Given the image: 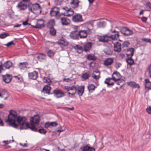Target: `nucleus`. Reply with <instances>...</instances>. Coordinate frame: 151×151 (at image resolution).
I'll list each match as a JSON object with an SVG mask.
<instances>
[{"label": "nucleus", "mask_w": 151, "mask_h": 151, "mask_svg": "<svg viewBox=\"0 0 151 151\" xmlns=\"http://www.w3.org/2000/svg\"><path fill=\"white\" fill-rule=\"evenodd\" d=\"M120 31L122 34L126 36L131 35L133 34V32L132 30L125 27H122L120 29Z\"/></svg>", "instance_id": "3"}, {"label": "nucleus", "mask_w": 151, "mask_h": 151, "mask_svg": "<svg viewBox=\"0 0 151 151\" xmlns=\"http://www.w3.org/2000/svg\"><path fill=\"white\" fill-rule=\"evenodd\" d=\"M3 142H4L7 145L9 143H11L12 142L11 140H10L9 141H3Z\"/></svg>", "instance_id": "61"}, {"label": "nucleus", "mask_w": 151, "mask_h": 151, "mask_svg": "<svg viewBox=\"0 0 151 151\" xmlns=\"http://www.w3.org/2000/svg\"><path fill=\"white\" fill-rule=\"evenodd\" d=\"M89 90H94L95 88V86L92 84H89L88 86Z\"/></svg>", "instance_id": "46"}, {"label": "nucleus", "mask_w": 151, "mask_h": 151, "mask_svg": "<svg viewBox=\"0 0 151 151\" xmlns=\"http://www.w3.org/2000/svg\"><path fill=\"white\" fill-rule=\"evenodd\" d=\"M52 93H53L57 98H61L65 96V93L62 90L59 89L54 90Z\"/></svg>", "instance_id": "5"}, {"label": "nucleus", "mask_w": 151, "mask_h": 151, "mask_svg": "<svg viewBox=\"0 0 151 151\" xmlns=\"http://www.w3.org/2000/svg\"><path fill=\"white\" fill-rule=\"evenodd\" d=\"M58 125V124L56 122H46L45 125V128H47L50 126L55 127Z\"/></svg>", "instance_id": "22"}, {"label": "nucleus", "mask_w": 151, "mask_h": 151, "mask_svg": "<svg viewBox=\"0 0 151 151\" xmlns=\"http://www.w3.org/2000/svg\"><path fill=\"white\" fill-rule=\"evenodd\" d=\"M37 151H49V150L43 148H40L38 149Z\"/></svg>", "instance_id": "60"}, {"label": "nucleus", "mask_w": 151, "mask_h": 151, "mask_svg": "<svg viewBox=\"0 0 151 151\" xmlns=\"http://www.w3.org/2000/svg\"><path fill=\"white\" fill-rule=\"evenodd\" d=\"M46 55L42 53H40L37 56V58L40 61H42L46 59Z\"/></svg>", "instance_id": "31"}, {"label": "nucleus", "mask_w": 151, "mask_h": 151, "mask_svg": "<svg viewBox=\"0 0 151 151\" xmlns=\"http://www.w3.org/2000/svg\"><path fill=\"white\" fill-rule=\"evenodd\" d=\"M60 21L63 25L67 26L70 23V20L65 17H63L60 18Z\"/></svg>", "instance_id": "10"}, {"label": "nucleus", "mask_w": 151, "mask_h": 151, "mask_svg": "<svg viewBox=\"0 0 151 151\" xmlns=\"http://www.w3.org/2000/svg\"><path fill=\"white\" fill-rule=\"evenodd\" d=\"M98 40L99 41L103 42H107L109 40L108 36L107 35L99 36Z\"/></svg>", "instance_id": "20"}, {"label": "nucleus", "mask_w": 151, "mask_h": 151, "mask_svg": "<svg viewBox=\"0 0 151 151\" xmlns=\"http://www.w3.org/2000/svg\"><path fill=\"white\" fill-rule=\"evenodd\" d=\"M15 44H14L13 43V41H11L8 43H7L6 44V45L7 47H8L11 45H14Z\"/></svg>", "instance_id": "55"}, {"label": "nucleus", "mask_w": 151, "mask_h": 151, "mask_svg": "<svg viewBox=\"0 0 151 151\" xmlns=\"http://www.w3.org/2000/svg\"><path fill=\"white\" fill-rule=\"evenodd\" d=\"M113 80L116 81L119 80L121 78V76L119 73L117 71L114 72L112 75Z\"/></svg>", "instance_id": "15"}, {"label": "nucleus", "mask_w": 151, "mask_h": 151, "mask_svg": "<svg viewBox=\"0 0 151 151\" xmlns=\"http://www.w3.org/2000/svg\"><path fill=\"white\" fill-rule=\"evenodd\" d=\"M147 112L149 114H151V107L149 106L146 109Z\"/></svg>", "instance_id": "56"}, {"label": "nucleus", "mask_w": 151, "mask_h": 151, "mask_svg": "<svg viewBox=\"0 0 151 151\" xmlns=\"http://www.w3.org/2000/svg\"><path fill=\"white\" fill-rule=\"evenodd\" d=\"M79 35L78 31L76 30L71 32L70 34V36L71 38L74 40H78Z\"/></svg>", "instance_id": "8"}, {"label": "nucleus", "mask_w": 151, "mask_h": 151, "mask_svg": "<svg viewBox=\"0 0 151 151\" xmlns=\"http://www.w3.org/2000/svg\"><path fill=\"white\" fill-rule=\"evenodd\" d=\"M58 43L61 46H66L68 45V42L64 39H60L58 41Z\"/></svg>", "instance_id": "29"}, {"label": "nucleus", "mask_w": 151, "mask_h": 151, "mask_svg": "<svg viewBox=\"0 0 151 151\" xmlns=\"http://www.w3.org/2000/svg\"><path fill=\"white\" fill-rule=\"evenodd\" d=\"M51 88L49 85H45L43 88V92L48 94H50Z\"/></svg>", "instance_id": "25"}, {"label": "nucleus", "mask_w": 151, "mask_h": 151, "mask_svg": "<svg viewBox=\"0 0 151 151\" xmlns=\"http://www.w3.org/2000/svg\"><path fill=\"white\" fill-rule=\"evenodd\" d=\"M127 63L130 65H131L133 64L134 63V61L133 60L132 58V57L128 58L127 59Z\"/></svg>", "instance_id": "43"}, {"label": "nucleus", "mask_w": 151, "mask_h": 151, "mask_svg": "<svg viewBox=\"0 0 151 151\" xmlns=\"http://www.w3.org/2000/svg\"><path fill=\"white\" fill-rule=\"evenodd\" d=\"M12 63L11 61H8L4 63L3 66L6 69H9L12 66Z\"/></svg>", "instance_id": "34"}, {"label": "nucleus", "mask_w": 151, "mask_h": 151, "mask_svg": "<svg viewBox=\"0 0 151 151\" xmlns=\"http://www.w3.org/2000/svg\"><path fill=\"white\" fill-rule=\"evenodd\" d=\"M59 8L56 7H54L50 11V14L51 16H55L57 15L59 12Z\"/></svg>", "instance_id": "16"}, {"label": "nucleus", "mask_w": 151, "mask_h": 151, "mask_svg": "<svg viewBox=\"0 0 151 151\" xmlns=\"http://www.w3.org/2000/svg\"><path fill=\"white\" fill-rule=\"evenodd\" d=\"M27 4L23 2H19L17 5V7L20 10H24L27 8Z\"/></svg>", "instance_id": "18"}, {"label": "nucleus", "mask_w": 151, "mask_h": 151, "mask_svg": "<svg viewBox=\"0 0 151 151\" xmlns=\"http://www.w3.org/2000/svg\"><path fill=\"white\" fill-rule=\"evenodd\" d=\"M92 43L88 42L84 44L83 45L84 50L85 52L89 51L91 48Z\"/></svg>", "instance_id": "19"}, {"label": "nucleus", "mask_w": 151, "mask_h": 151, "mask_svg": "<svg viewBox=\"0 0 151 151\" xmlns=\"http://www.w3.org/2000/svg\"><path fill=\"white\" fill-rule=\"evenodd\" d=\"M113 80L112 78H108L106 79L104 83L107 84L108 86H109L110 85H112L114 84V82L112 81Z\"/></svg>", "instance_id": "30"}, {"label": "nucleus", "mask_w": 151, "mask_h": 151, "mask_svg": "<svg viewBox=\"0 0 151 151\" xmlns=\"http://www.w3.org/2000/svg\"><path fill=\"white\" fill-rule=\"evenodd\" d=\"M74 109V107H72L71 108L67 107L65 108V110L67 111H69V110H73Z\"/></svg>", "instance_id": "64"}, {"label": "nucleus", "mask_w": 151, "mask_h": 151, "mask_svg": "<svg viewBox=\"0 0 151 151\" xmlns=\"http://www.w3.org/2000/svg\"><path fill=\"white\" fill-rule=\"evenodd\" d=\"M16 120L19 124L21 126L20 128V129H27L29 128L32 131L36 130V129L32 125L30 124L29 123L26 122V119L25 117L19 116Z\"/></svg>", "instance_id": "1"}, {"label": "nucleus", "mask_w": 151, "mask_h": 151, "mask_svg": "<svg viewBox=\"0 0 151 151\" xmlns=\"http://www.w3.org/2000/svg\"><path fill=\"white\" fill-rule=\"evenodd\" d=\"M146 9L147 10L150 11L151 10V3H147L145 5Z\"/></svg>", "instance_id": "47"}, {"label": "nucleus", "mask_w": 151, "mask_h": 151, "mask_svg": "<svg viewBox=\"0 0 151 151\" xmlns=\"http://www.w3.org/2000/svg\"><path fill=\"white\" fill-rule=\"evenodd\" d=\"M113 61L114 59L113 58H107L105 60L104 64L107 66L110 65L113 63Z\"/></svg>", "instance_id": "24"}, {"label": "nucleus", "mask_w": 151, "mask_h": 151, "mask_svg": "<svg viewBox=\"0 0 151 151\" xmlns=\"http://www.w3.org/2000/svg\"><path fill=\"white\" fill-rule=\"evenodd\" d=\"M77 94L79 96H81L83 95L84 91V86H77Z\"/></svg>", "instance_id": "14"}, {"label": "nucleus", "mask_w": 151, "mask_h": 151, "mask_svg": "<svg viewBox=\"0 0 151 151\" xmlns=\"http://www.w3.org/2000/svg\"><path fill=\"white\" fill-rule=\"evenodd\" d=\"M38 132L40 133L43 134H45L47 132L44 129H40L38 130Z\"/></svg>", "instance_id": "51"}, {"label": "nucleus", "mask_w": 151, "mask_h": 151, "mask_svg": "<svg viewBox=\"0 0 151 151\" xmlns=\"http://www.w3.org/2000/svg\"><path fill=\"white\" fill-rule=\"evenodd\" d=\"M114 50L115 51L119 52L121 50V45L119 42H116L114 45Z\"/></svg>", "instance_id": "17"}, {"label": "nucleus", "mask_w": 151, "mask_h": 151, "mask_svg": "<svg viewBox=\"0 0 151 151\" xmlns=\"http://www.w3.org/2000/svg\"><path fill=\"white\" fill-rule=\"evenodd\" d=\"M63 81L66 82H69L71 81V79L69 78H64L63 79Z\"/></svg>", "instance_id": "62"}, {"label": "nucleus", "mask_w": 151, "mask_h": 151, "mask_svg": "<svg viewBox=\"0 0 151 151\" xmlns=\"http://www.w3.org/2000/svg\"><path fill=\"white\" fill-rule=\"evenodd\" d=\"M82 151H95V149L92 147L88 146H84L83 148Z\"/></svg>", "instance_id": "36"}, {"label": "nucleus", "mask_w": 151, "mask_h": 151, "mask_svg": "<svg viewBox=\"0 0 151 151\" xmlns=\"http://www.w3.org/2000/svg\"><path fill=\"white\" fill-rule=\"evenodd\" d=\"M90 72L89 71L83 73L81 76V78L84 80H85L88 78L90 77Z\"/></svg>", "instance_id": "37"}, {"label": "nucleus", "mask_w": 151, "mask_h": 151, "mask_svg": "<svg viewBox=\"0 0 151 151\" xmlns=\"http://www.w3.org/2000/svg\"><path fill=\"white\" fill-rule=\"evenodd\" d=\"M79 2L78 0H71L70 4L73 8H77L79 6Z\"/></svg>", "instance_id": "23"}, {"label": "nucleus", "mask_w": 151, "mask_h": 151, "mask_svg": "<svg viewBox=\"0 0 151 151\" xmlns=\"http://www.w3.org/2000/svg\"><path fill=\"white\" fill-rule=\"evenodd\" d=\"M17 112L11 110L8 115V119L6 120V122L9 126L17 128L18 125L15 123V120L17 119Z\"/></svg>", "instance_id": "2"}, {"label": "nucleus", "mask_w": 151, "mask_h": 151, "mask_svg": "<svg viewBox=\"0 0 151 151\" xmlns=\"http://www.w3.org/2000/svg\"><path fill=\"white\" fill-rule=\"evenodd\" d=\"M130 43L129 42L125 41L122 44V49L124 51L127 50L129 49H128V47Z\"/></svg>", "instance_id": "35"}, {"label": "nucleus", "mask_w": 151, "mask_h": 151, "mask_svg": "<svg viewBox=\"0 0 151 151\" xmlns=\"http://www.w3.org/2000/svg\"><path fill=\"white\" fill-rule=\"evenodd\" d=\"M91 30L89 28H87L86 30H81L78 31L79 35V37L81 38L84 39L86 38L87 36V33L91 32Z\"/></svg>", "instance_id": "6"}, {"label": "nucleus", "mask_w": 151, "mask_h": 151, "mask_svg": "<svg viewBox=\"0 0 151 151\" xmlns=\"http://www.w3.org/2000/svg\"><path fill=\"white\" fill-rule=\"evenodd\" d=\"M8 36H9V35L8 34L3 33L0 35V38H4Z\"/></svg>", "instance_id": "50"}, {"label": "nucleus", "mask_w": 151, "mask_h": 151, "mask_svg": "<svg viewBox=\"0 0 151 151\" xmlns=\"http://www.w3.org/2000/svg\"><path fill=\"white\" fill-rule=\"evenodd\" d=\"M71 88V87L68 86H65V89H66L67 91H70V89Z\"/></svg>", "instance_id": "63"}, {"label": "nucleus", "mask_w": 151, "mask_h": 151, "mask_svg": "<svg viewBox=\"0 0 151 151\" xmlns=\"http://www.w3.org/2000/svg\"><path fill=\"white\" fill-rule=\"evenodd\" d=\"M38 76V73L36 71H34L32 72L29 73H28L29 78L31 79L36 80Z\"/></svg>", "instance_id": "12"}, {"label": "nucleus", "mask_w": 151, "mask_h": 151, "mask_svg": "<svg viewBox=\"0 0 151 151\" xmlns=\"http://www.w3.org/2000/svg\"><path fill=\"white\" fill-rule=\"evenodd\" d=\"M128 85L133 88H139L140 87L139 84H137L135 82L132 81L129 82Z\"/></svg>", "instance_id": "39"}, {"label": "nucleus", "mask_w": 151, "mask_h": 151, "mask_svg": "<svg viewBox=\"0 0 151 151\" xmlns=\"http://www.w3.org/2000/svg\"><path fill=\"white\" fill-rule=\"evenodd\" d=\"M44 22L42 20L40 19L38 21L36 26H34V28L40 29L44 27Z\"/></svg>", "instance_id": "21"}, {"label": "nucleus", "mask_w": 151, "mask_h": 151, "mask_svg": "<svg viewBox=\"0 0 151 151\" xmlns=\"http://www.w3.org/2000/svg\"><path fill=\"white\" fill-rule=\"evenodd\" d=\"M145 86L149 89H151V82L148 79H145Z\"/></svg>", "instance_id": "40"}, {"label": "nucleus", "mask_w": 151, "mask_h": 151, "mask_svg": "<svg viewBox=\"0 0 151 151\" xmlns=\"http://www.w3.org/2000/svg\"><path fill=\"white\" fill-rule=\"evenodd\" d=\"M100 73L99 71H96L93 72V74L92 77L94 79L96 80L100 78Z\"/></svg>", "instance_id": "33"}, {"label": "nucleus", "mask_w": 151, "mask_h": 151, "mask_svg": "<svg viewBox=\"0 0 151 151\" xmlns=\"http://www.w3.org/2000/svg\"><path fill=\"white\" fill-rule=\"evenodd\" d=\"M68 14L67 16H71L72 15L74 14L73 11L72 10V9L70 8V10H69L68 12Z\"/></svg>", "instance_id": "53"}, {"label": "nucleus", "mask_w": 151, "mask_h": 151, "mask_svg": "<svg viewBox=\"0 0 151 151\" xmlns=\"http://www.w3.org/2000/svg\"><path fill=\"white\" fill-rule=\"evenodd\" d=\"M103 51L106 55H111L112 54L113 51L111 50L110 47H106V48L104 49Z\"/></svg>", "instance_id": "27"}, {"label": "nucleus", "mask_w": 151, "mask_h": 151, "mask_svg": "<svg viewBox=\"0 0 151 151\" xmlns=\"http://www.w3.org/2000/svg\"><path fill=\"white\" fill-rule=\"evenodd\" d=\"M77 87V86H73L72 87H71V88L70 89V91H71L72 92H77V90L76 88Z\"/></svg>", "instance_id": "48"}, {"label": "nucleus", "mask_w": 151, "mask_h": 151, "mask_svg": "<svg viewBox=\"0 0 151 151\" xmlns=\"http://www.w3.org/2000/svg\"><path fill=\"white\" fill-rule=\"evenodd\" d=\"M29 10L33 12H34L36 11H39L40 13L41 12V7L39 4H35L32 5L31 8L29 7Z\"/></svg>", "instance_id": "7"}, {"label": "nucleus", "mask_w": 151, "mask_h": 151, "mask_svg": "<svg viewBox=\"0 0 151 151\" xmlns=\"http://www.w3.org/2000/svg\"><path fill=\"white\" fill-rule=\"evenodd\" d=\"M47 55L50 57H52L54 55L55 52L51 50H49L47 52Z\"/></svg>", "instance_id": "44"}, {"label": "nucleus", "mask_w": 151, "mask_h": 151, "mask_svg": "<svg viewBox=\"0 0 151 151\" xmlns=\"http://www.w3.org/2000/svg\"><path fill=\"white\" fill-rule=\"evenodd\" d=\"M30 121L31 123L30 124L32 125L36 129V130L34 131H37V129L35 127V124H37L39 123L40 122L39 116L38 115H36V116H35L33 117H31L30 119Z\"/></svg>", "instance_id": "4"}, {"label": "nucleus", "mask_w": 151, "mask_h": 151, "mask_svg": "<svg viewBox=\"0 0 151 151\" xmlns=\"http://www.w3.org/2000/svg\"><path fill=\"white\" fill-rule=\"evenodd\" d=\"M74 48L77 52L79 53H81L83 50V47L81 46L78 45H76L74 47Z\"/></svg>", "instance_id": "38"}, {"label": "nucleus", "mask_w": 151, "mask_h": 151, "mask_svg": "<svg viewBox=\"0 0 151 151\" xmlns=\"http://www.w3.org/2000/svg\"><path fill=\"white\" fill-rule=\"evenodd\" d=\"M149 39L147 38H142V41H144L145 42H148Z\"/></svg>", "instance_id": "58"}, {"label": "nucleus", "mask_w": 151, "mask_h": 151, "mask_svg": "<svg viewBox=\"0 0 151 151\" xmlns=\"http://www.w3.org/2000/svg\"><path fill=\"white\" fill-rule=\"evenodd\" d=\"M122 65V64L119 63L117 62L116 63L115 65V67L116 69L119 68Z\"/></svg>", "instance_id": "54"}, {"label": "nucleus", "mask_w": 151, "mask_h": 151, "mask_svg": "<svg viewBox=\"0 0 151 151\" xmlns=\"http://www.w3.org/2000/svg\"><path fill=\"white\" fill-rule=\"evenodd\" d=\"M97 24L99 27H101L104 26L105 24V23L104 22H99Z\"/></svg>", "instance_id": "52"}, {"label": "nucleus", "mask_w": 151, "mask_h": 151, "mask_svg": "<svg viewBox=\"0 0 151 151\" xmlns=\"http://www.w3.org/2000/svg\"><path fill=\"white\" fill-rule=\"evenodd\" d=\"M127 55L128 58L132 57L133 55L134 49L132 48L129 49L127 50Z\"/></svg>", "instance_id": "28"}, {"label": "nucleus", "mask_w": 151, "mask_h": 151, "mask_svg": "<svg viewBox=\"0 0 151 151\" xmlns=\"http://www.w3.org/2000/svg\"><path fill=\"white\" fill-rule=\"evenodd\" d=\"M56 31L53 27L50 28V35L52 36L55 35H56Z\"/></svg>", "instance_id": "45"}, {"label": "nucleus", "mask_w": 151, "mask_h": 151, "mask_svg": "<svg viewBox=\"0 0 151 151\" xmlns=\"http://www.w3.org/2000/svg\"><path fill=\"white\" fill-rule=\"evenodd\" d=\"M87 59L90 60H96V57L93 55L89 54L87 57Z\"/></svg>", "instance_id": "41"}, {"label": "nucleus", "mask_w": 151, "mask_h": 151, "mask_svg": "<svg viewBox=\"0 0 151 151\" xmlns=\"http://www.w3.org/2000/svg\"><path fill=\"white\" fill-rule=\"evenodd\" d=\"M3 81L6 83H9L12 79V76L11 75L6 74L2 76Z\"/></svg>", "instance_id": "13"}, {"label": "nucleus", "mask_w": 151, "mask_h": 151, "mask_svg": "<svg viewBox=\"0 0 151 151\" xmlns=\"http://www.w3.org/2000/svg\"><path fill=\"white\" fill-rule=\"evenodd\" d=\"M43 81L44 82L47 83L49 85H50L52 83V81L50 79L47 77H44L43 78Z\"/></svg>", "instance_id": "42"}, {"label": "nucleus", "mask_w": 151, "mask_h": 151, "mask_svg": "<svg viewBox=\"0 0 151 151\" xmlns=\"http://www.w3.org/2000/svg\"><path fill=\"white\" fill-rule=\"evenodd\" d=\"M0 95L1 98H4V99H6L9 97V95L7 92L4 90H2L0 91Z\"/></svg>", "instance_id": "26"}, {"label": "nucleus", "mask_w": 151, "mask_h": 151, "mask_svg": "<svg viewBox=\"0 0 151 151\" xmlns=\"http://www.w3.org/2000/svg\"><path fill=\"white\" fill-rule=\"evenodd\" d=\"M28 63L27 62L20 63H19V66L21 69L24 70L27 68Z\"/></svg>", "instance_id": "32"}, {"label": "nucleus", "mask_w": 151, "mask_h": 151, "mask_svg": "<svg viewBox=\"0 0 151 151\" xmlns=\"http://www.w3.org/2000/svg\"><path fill=\"white\" fill-rule=\"evenodd\" d=\"M112 32L113 33H115V34L108 36L109 39H111L112 40H114L118 39L119 37V32L114 30L112 31Z\"/></svg>", "instance_id": "11"}, {"label": "nucleus", "mask_w": 151, "mask_h": 151, "mask_svg": "<svg viewBox=\"0 0 151 151\" xmlns=\"http://www.w3.org/2000/svg\"><path fill=\"white\" fill-rule=\"evenodd\" d=\"M48 24L53 27L55 25V21L54 19H51L48 22Z\"/></svg>", "instance_id": "49"}, {"label": "nucleus", "mask_w": 151, "mask_h": 151, "mask_svg": "<svg viewBox=\"0 0 151 151\" xmlns=\"http://www.w3.org/2000/svg\"><path fill=\"white\" fill-rule=\"evenodd\" d=\"M3 70V65L0 62V73H1V71Z\"/></svg>", "instance_id": "59"}, {"label": "nucleus", "mask_w": 151, "mask_h": 151, "mask_svg": "<svg viewBox=\"0 0 151 151\" xmlns=\"http://www.w3.org/2000/svg\"><path fill=\"white\" fill-rule=\"evenodd\" d=\"M62 9L65 10L68 12V11L70 10V8H68L67 7H65L62 8Z\"/></svg>", "instance_id": "57"}, {"label": "nucleus", "mask_w": 151, "mask_h": 151, "mask_svg": "<svg viewBox=\"0 0 151 151\" xmlns=\"http://www.w3.org/2000/svg\"><path fill=\"white\" fill-rule=\"evenodd\" d=\"M82 16L79 14H75L73 16L72 20L76 22H81L82 21Z\"/></svg>", "instance_id": "9"}]
</instances>
